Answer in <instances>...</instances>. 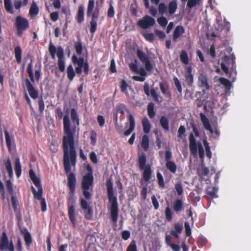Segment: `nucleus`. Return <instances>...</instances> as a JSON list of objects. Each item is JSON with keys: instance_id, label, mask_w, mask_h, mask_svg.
<instances>
[{"instance_id": "nucleus-54", "label": "nucleus", "mask_w": 251, "mask_h": 251, "mask_svg": "<svg viewBox=\"0 0 251 251\" xmlns=\"http://www.w3.org/2000/svg\"><path fill=\"white\" fill-rule=\"evenodd\" d=\"M75 48L77 54L80 55L82 52L83 47L81 43L77 42L75 44Z\"/></svg>"}, {"instance_id": "nucleus-10", "label": "nucleus", "mask_w": 251, "mask_h": 251, "mask_svg": "<svg viewBox=\"0 0 251 251\" xmlns=\"http://www.w3.org/2000/svg\"><path fill=\"white\" fill-rule=\"evenodd\" d=\"M15 25L17 30H25L29 27V22L26 18L19 15L16 18Z\"/></svg>"}, {"instance_id": "nucleus-58", "label": "nucleus", "mask_w": 251, "mask_h": 251, "mask_svg": "<svg viewBox=\"0 0 251 251\" xmlns=\"http://www.w3.org/2000/svg\"><path fill=\"white\" fill-rule=\"evenodd\" d=\"M5 138L7 148L10 149L11 147V141L9 134L7 130L4 131Z\"/></svg>"}, {"instance_id": "nucleus-42", "label": "nucleus", "mask_w": 251, "mask_h": 251, "mask_svg": "<svg viewBox=\"0 0 251 251\" xmlns=\"http://www.w3.org/2000/svg\"><path fill=\"white\" fill-rule=\"evenodd\" d=\"M220 83L223 85L226 89H230L232 86L231 82L227 78L224 77H220L219 78Z\"/></svg>"}, {"instance_id": "nucleus-51", "label": "nucleus", "mask_w": 251, "mask_h": 251, "mask_svg": "<svg viewBox=\"0 0 251 251\" xmlns=\"http://www.w3.org/2000/svg\"><path fill=\"white\" fill-rule=\"evenodd\" d=\"M186 132V128L184 126L181 125L177 131V137L179 139H182L183 136L185 135Z\"/></svg>"}, {"instance_id": "nucleus-38", "label": "nucleus", "mask_w": 251, "mask_h": 251, "mask_svg": "<svg viewBox=\"0 0 251 251\" xmlns=\"http://www.w3.org/2000/svg\"><path fill=\"white\" fill-rule=\"evenodd\" d=\"M15 171L17 176L19 177L22 173V167L18 158L15 160Z\"/></svg>"}, {"instance_id": "nucleus-19", "label": "nucleus", "mask_w": 251, "mask_h": 251, "mask_svg": "<svg viewBox=\"0 0 251 251\" xmlns=\"http://www.w3.org/2000/svg\"><path fill=\"white\" fill-rule=\"evenodd\" d=\"M38 188V191L36 190V189L33 187V186L31 187L32 192L34 195V199L38 200H42V199H44L42 197L43 196V188L41 184L38 185V186H36Z\"/></svg>"}, {"instance_id": "nucleus-27", "label": "nucleus", "mask_w": 251, "mask_h": 251, "mask_svg": "<svg viewBox=\"0 0 251 251\" xmlns=\"http://www.w3.org/2000/svg\"><path fill=\"white\" fill-rule=\"evenodd\" d=\"M72 62L74 64L77 65L78 67H83L85 64L84 59L82 57L78 58L75 55L72 56Z\"/></svg>"}, {"instance_id": "nucleus-35", "label": "nucleus", "mask_w": 251, "mask_h": 251, "mask_svg": "<svg viewBox=\"0 0 251 251\" xmlns=\"http://www.w3.org/2000/svg\"><path fill=\"white\" fill-rule=\"evenodd\" d=\"M71 120L73 122L76 123L77 126L79 124V119L78 117L77 113L75 108H72L71 111Z\"/></svg>"}, {"instance_id": "nucleus-18", "label": "nucleus", "mask_w": 251, "mask_h": 251, "mask_svg": "<svg viewBox=\"0 0 251 251\" xmlns=\"http://www.w3.org/2000/svg\"><path fill=\"white\" fill-rule=\"evenodd\" d=\"M185 33V29L182 25H177L176 27L173 35V40L177 41V39Z\"/></svg>"}, {"instance_id": "nucleus-41", "label": "nucleus", "mask_w": 251, "mask_h": 251, "mask_svg": "<svg viewBox=\"0 0 251 251\" xmlns=\"http://www.w3.org/2000/svg\"><path fill=\"white\" fill-rule=\"evenodd\" d=\"M27 72L28 73V74L29 75V76L31 81L32 83H34L35 80H34V74L32 71V60H31L30 62L28 64V66L27 67Z\"/></svg>"}, {"instance_id": "nucleus-22", "label": "nucleus", "mask_w": 251, "mask_h": 251, "mask_svg": "<svg viewBox=\"0 0 251 251\" xmlns=\"http://www.w3.org/2000/svg\"><path fill=\"white\" fill-rule=\"evenodd\" d=\"M161 126L166 131L169 130V123L168 118L165 116H162L159 120Z\"/></svg>"}, {"instance_id": "nucleus-23", "label": "nucleus", "mask_w": 251, "mask_h": 251, "mask_svg": "<svg viewBox=\"0 0 251 251\" xmlns=\"http://www.w3.org/2000/svg\"><path fill=\"white\" fill-rule=\"evenodd\" d=\"M142 123L144 133L146 134L149 133L151 129V124L148 118L146 117L143 118Z\"/></svg>"}, {"instance_id": "nucleus-14", "label": "nucleus", "mask_w": 251, "mask_h": 251, "mask_svg": "<svg viewBox=\"0 0 251 251\" xmlns=\"http://www.w3.org/2000/svg\"><path fill=\"white\" fill-rule=\"evenodd\" d=\"M144 91L145 94L147 96H149L151 95L154 101L156 102H159V96L157 94L155 90L154 89H151V91H150L149 84L147 82H145L144 84Z\"/></svg>"}, {"instance_id": "nucleus-16", "label": "nucleus", "mask_w": 251, "mask_h": 251, "mask_svg": "<svg viewBox=\"0 0 251 251\" xmlns=\"http://www.w3.org/2000/svg\"><path fill=\"white\" fill-rule=\"evenodd\" d=\"M184 76L187 85L189 86H192L194 82V75L192 74V68L191 66L187 68Z\"/></svg>"}, {"instance_id": "nucleus-39", "label": "nucleus", "mask_w": 251, "mask_h": 251, "mask_svg": "<svg viewBox=\"0 0 251 251\" xmlns=\"http://www.w3.org/2000/svg\"><path fill=\"white\" fill-rule=\"evenodd\" d=\"M5 166L7 169L8 176L11 177L13 176V169L11 165V162L9 158H8L7 160L5 162Z\"/></svg>"}, {"instance_id": "nucleus-8", "label": "nucleus", "mask_w": 251, "mask_h": 251, "mask_svg": "<svg viewBox=\"0 0 251 251\" xmlns=\"http://www.w3.org/2000/svg\"><path fill=\"white\" fill-rule=\"evenodd\" d=\"M137 55L140 60L145 65L146 69L148 71L152 70L153 66L151 65L149 56L140 50L137 51Z\"/></svg>"}, {"instance_id": "nucleus-64", "label": "nucleus", "mask_w": 251, "mask_h": 251, "mask_svg": "<svg viewBox=\"0 0 251 251\" xmlns=\"http://www.w3.org/2000/svg\"><path fill=\"white\" fill-rule=\"evenodd\" d=\"M38 105L39 112L40 113H43L45 109V104L44 101L42 97L38 100Z\"/></svg>"}, {"instance_id": "nucleus-26", "label": "nucleus", "mask_w": 251, "mask_h": 251, "mask_svg": "<svg viewBox=\"0 0 251 251\" xmlns=\"http://www.w3.org/2000/svg\"><path fill=\"white\" fill-rule=\"evenodd\" d=\"M183 208V201L180 199L175 200L173 204V210L176 213L180 211Z\"/></svg>"}, {"instance_id": "nucleus-49", "label": "nucleus", "mask_w": 251, "mask_h": 251, "mask_svg": "<svg viewBox=\"0 0 251 251\" xmlns=\"http://www.w3.org/2000/svg\"><path fill=\"white\" fill-rule=\"evenodd\" d=\"M95 6L94 0H89L87 7V14L88 16H90V14L93 11Z\"/></svg>"}, {"instance_id": "nucleus-20", "label": "nucleus", "mask_w": 251, "mask_h": 251, "mask_svg": "<svg viewBox=\"0 0 251 251\" xmlns=\"http://www.w3.org/2000/svg\"><path fill=\"white\" fill-rule=\"evenodd\" d=\"M128 120L129 122V127L127 130L124 132V135L125 136H128L134 130L135 126V120L133 116L131 114L129 115Z\"/></svg>"}, {"instance_id": "nucleus-44", "label": "nucleus", "mask_w": 251, "mask_h": 251, "mask_svg": "<svg viewBox=\"0 0 251 251\" xmlns=\"http://www.w3.org/2000/svg\"><path fill=\"white\" fill-rule=\"evenodd\" d=\"M165 215L166 220L168 222H171L173 219V212L170 208V207L168 206L165 210Z\"/></svg>"}, {"instance_id": "nucleus-63", "label": "nucleus", "mask_w": 251, "mask_h": 251, "mask_svg": "<svg viewBox=\"0 0 251 251\" xmlns=\"http://www.w3.org/2000/svg\"><path fill=\"white\" fill-rule=\"evenodd\" d=\"M128 86V84L126 83V81L124 79L122 80L120 86L121 91L124 93H126Z\"/></svg>"}, {"instance_id": "nucleus-55", "label": "nucleus", "mask_w": 251, "mask_h": 251, "mask_svg": "<svg viewBox=\"0 0 251 251\" xmlns=\"http://www.w3.org/2000/svg\"><path fill=\"white\" fill-rule=\"evenodd\" d=\"M157 21L158 23L162 27H165L168 24V20L165 17L162 16L157 19Z\"/></svg>"}, {"instance_id": "nucleus-43", "label": "nucleus", "mask_w": 251, "mask_h": 251, "mask_svg": "<svg viewBox=\"0 0 251 251\" xmlns=\"http://www.w3.org/2000/svg\"><path fill=\"white\" fill-rule=\"evenodd\" d=\"M4 5L6 11L10 14H13L14 11L12 8L10 0H4Z\"/></svg>"}, {"instance_id": "nucleus-29", "label": "nucleus", "mask_w": 251, "mask_h": 251, "mask_svg": "<svg viewBox=\"0 0 251 251\" xmlns=\"http://www.w3.org/2000/svg\"><path fill=\"white\" fill-rule=\"evenodd\" d=\"M148 115L151 119L154 117L155 112L154 111V104L151 102H150L147 107Z\"/></svg>"}, {"instance_id": "nucleus-24", "label": "nucleus", "mask_w": 251, "mask_h": 251, "mask_svg": "<svg viewBox=\"0 0 251 251\" xmlns=\"http://www.w3.org/2000/svg\"><path fill=\"white\" fill-rule=\"evenodd\" d=\"M175 230H172L171 234L176 238H178V233H180L182 230V225L179 223H176L174 226Z\"/></svg>"}, {"instance_id": "nucleus-37", "label": "nucleus", "mask_w": 251, "mask_h": 251, "mask_svg": "<svg viewBox=\"0 0 251 251\" xmlns=\"http://www.w3.org/2000/svg\"><path fill=\"white\" fill-rule=\"evenodd\" d=\"M180 59L181 61L185 65L189 63V58L188 54L186 50H182L180 54Z\"/></svg>"}, {"instance_id": "nucleus-50", "label": "nucleus", "mask_w": 251, "mask_h": 251, "mask_svg": "<svg viewBox=\"0 0 251 251\" xmlns=\"http://www.w3.org/2000/svg\"><path fill=\"white\" fill-rule=\"evenodd\" d=\"M126 109V106L123 103H121L117 105L116 107V113L118 114H124L125 113V110Z\"/></svg>"}, {"instance_id": "nucleus-7", "label": "nucleus", "mask_w": 251, "mask_h": 251, "mask_svg": "<svg viewBox=\"0 0 251 251\" xmlns=\"http://www.w3.org/2000/svg\"><path fill=\"white\" fill-rule=\"evenodd\" d=\"M75 201L73 196L69 197L67 200L68 209V216L72 224L75 226V206L74 204L75 203Z\"/></svg>"}, {"instance_id": "nucleus-12", "label": "nucleus", "mask_w": 251, "mask_h": 251, "mask_svg": "<svg viewBox=\"0 0 251 251\" xmlns=\"http://www.w3.org/2000/svg\"><path fill=\"white\" fill-rule=\"evenodd\" d=\"M100 12L99 10L96 9L94 12H92L90 14L91 17V20L90 21V32L94 33L96 32L97 27V19L99 17Z\"/></svg>"}, {"instance_id": "nucleus-17", "label": "nucleus", "mask_w": 251, "mask_h": 251, "mask_svg": "<svg viewBox=\"0 0 251 251\" xmlns=\"http://www.w3.org/2000/svg\"><path fill=\"white\" fill-rule=\"evenodd\" d=\"M200 116L204 128L206 130L210 131V133H213V129L211 127L210 122L206 115L203 113H201L200 114Z\"/></svg>"}, {"instance_id": "nucleus-46", "label": "nucleus", "mask_w": 251, "mask_h": 251, "mask_svg": "<svg viewBox=\"0 0 251 251\" xmlns=\"http://www.w3.org/2000/svg\"><path fill=\"white\" fill-rule=\"evenodd\" d=\"M158 10L159 14L161 15H164L167 11V6L164 3H160L158 4Z\"/></svg>"}, {"instance_id": "nucleus-31", "label": "nucleus", "mask_w": 251, "mask_h": 251, "mask_svg": "<svg viewBox=\"0 0 251 251\" xmlns=\"http://www.w3.org/2000/svg\"><path fill=\"white\" fill-rule=\"evenodd\" d=\"M29 174L30 179L35 186L41 184L40 179L36 176V174L32 169L30 170Z\"/></svg>"}, {"instance_id": "nucleus-47", "label": "nucleus", "mask_w": 251, "mask_h": 251, "mask_svg": "<svg viewBox=\"0 0 251 251\" xmlns=\"http://www.w3.org/2000/svg\"><path fill=\"white\" fill-rule=\"evenodd\" d=\"M203 142L205 148L206 155L208 158L210 159L212 157V153L209 144L206 140H204Z\"/></svg>"}, {"instance_id": "nucleus-21", "label": "nucleus", "mask_w": 251, "mask_h": 251, "mask_svg": "<svg viewBox=\"0 0 251 251\" xmlns=\"http://www.w3.org/2000/svg\"><path fill=\"white\" fill-rule=\"evenodd\" d=\"M39 11V9L36 3L33 1L29 10V14L30 17L31 18H33L36 16L38 15Z\"/></svg>"}, {"instance_id": "nucleus-62", "label": "nucleus", "mask_w": 251, "mask_h": 251, "mask_svg": "<svg viewBox=\"0 0 251 251\" xmlns=\"http://www.w3.org/2000/svg\"><path fill=\"white\" fill-rule=\"evenodd\" d=\"M143 36L146 40L150 42H153L154 41V35L152 33H144Z\"/></svg>"}, {"instance_id": "nucleus-15", "label": "nucleus", "mask_w": 251, "mask_h": 251, "mask_svg": "<svg viewBox=\"0 0 251 251\" xmlns=\"http://www.w3.org/2000/svg\"><path fill=\"white\" fill-rule=\"evenodd\" d=\"M11 246H14L12 242L11 241L9 243L6 233L4 232H3L2 234L1 241L0 242V250H3L5 249L10 251V249Z\"/></svg>"}, {"instance_id": "nucleus-4", "label": "nucleus", "mask_w": 251, "mask_h": 251, "mask_svg": "<svg viewBox=\"0 0 251 251\" xmlns=\"http://www.w3.org/2000/svg\"><path fill=\"white\" fill-rule=\"evenodd\" d=\"M147 156L145 153H142L138 157V165L140 170H143L142 177L145 182H148L151 178L152 171L149 164H146Z\"/></svg>"}, {"instance_id": "nucleus-3", "label": "nucleus", "mask_w": 251, "mask_h": 251, "mask_svg": "<svg viewBox=\"0 0 251 251\" xmlns=\"http://www.w3.org/2000/svg\"><path fill=\"white\" fill-rule=\"evenodd\" d=\"M94 177L91 173H88L83 176L82 181L81 187L83 194L85 199H91L93 191Z\"/></svg>"}, {"instance_id": "nucleus-13", "label": "nucleus", "mask_w": 251, "mask_h": 251, "mask_svg": "<svg viewBox=\"0 0 251 251\" xmlns=\"http://www.w3.org/2000/svg\"><path fill=\"white\" fill-rule=\"evenodd\" d=\"M198 83L199 86L201 87L204 88L205 90H209L210 89V86L208 82V77L206 74L200 73L198 76Z\"/></svg>"}, {"instance_id": "nucleus-11", "label": "nucleus", "mask_w": 251, "mask_h": 251, "mask_svg": "<svg viewBox=\"0 0 251 251\" xmlns=\"http://www.w3.org/2000/svg\"><path fill=\"white\" fill-rule=\"evenodd\" d=\"M25 82L29 95L31 98L34 100L38 98L39 96V92L38 90L34 88V86L31 83L30 80L27 78H26L25 80Z\"/></svg>"}, {"instance_id": "nucleus-30", "label": "nucleus", "mask_w": 251, "mask_h": 251, "mask_svg": "<svg viewBox=\"0 0 251 251\" xmlns=\"http://www.w3.org/2000/svg\"><path fill=\"white\" fill-rule=\"evenodd\" d=\"M67 74L68 79L72 81L75 75V72L72 65H69L67 69Z\"/></svg>"}, {"instance_id": "nucleus-48", "label": "nucleus", "mask_w": 251, "mask_h": 251, "mask_svg": "<svg viewBox=\"0 0 251 251\" xmlns=\"http://www.w3.org/2000/svg\"><path fill=\"white\" fill-rule=\"evenodd\" d=\"M156 176L159 187L161 188H163L165 187V184L162 175L160 173L157 172Z\"/></svg>"}, {"instance_id": "nucleus-53", "label": "nucleus", "mask_w": 251, "mask_h": 251, "mask_svg": "<svg viewBox=\"0 0 251 251\" xmlns=\"http://www.w3.org/2000/svg\"><path fill=\"white\" fill-rule=\"evenodd\" d=\"M175 187L178 195H181L183 192V187L181 183L180 182L176 183L175 184Z\"/></svg>"}, {"instance_id": "nucleus-45", "label": "nucleus", "mask_w": 251, "mask_h": 251, "mask_svg": "<svg viewBox=\"0 0 251 251\" xmlns=\"http://www.w3.org/2000/svg\"><path fill=\"white\" fill-rule=\"evenodd\" d=\"M211 190H208L207 194L210 196L211 199L216 198L218 197L217 192L218 191V188L216 187H212L209 188Z\"/></svg>"}, {"instance_id": "nucleus-32", "label": "nucleus", "mask_w": 251, "mask_h": 251, "mask_svg": "<svg viewBox=\"0 0 251 251\" xmlns=\"http://www.w3.org/2000/svg\"><path fill=\"white\" fill-rule=\"evenodd\" d=\"M166 168L172 173L175 174L177 170V166L174 161H168L166 163Z\"/></svg>"}, {"instance_id": "nucleus-60", "label": "nucleus", "mask_w": 251, "mask_h": 251, "mask_svg": "<svg viewBox=\"0 0 251 251\" xmlns=\"http://www.w3.org/2000/svg\"><path fill=\"white\" fill-rule=\"evenodd\" d=\"M56 54L58 60H63L64 50L61 47H58L57 48Z\"/></svg>"}, {"instance_id": "nucleus-2", "label": "nucleus", "mask_w": 251, "mask_h": 251, "mask_svg": "<svg viewBox=\"0 0 251 251\" xmlns=\"http://www.w3.org/2000/svg\"><path fill=\"white\" fill-rule=\"evenodd\" d=\"M108 199L111 203L110 207V218L112 222L116 225L118 218L119 208L117 196L114 195L113 183L111 179H108L106 182Z\"/></svg>"}, {"instance_id": "nucleus-25", "label": "nucleus", "mask_w": 251, "mask_h": 251, "mask_svg": "<svg viewBox=\"0 0 251 251\" xmlns=\"http://www.w3.org/2000/svg\"><path fill=\"white\" fill-rule=\"evenodd\" d=\"M84 9L83 5H80L78 7V12L77 14L76 20L79 24L82 23L84 21Z\"/></svg>"}, {"instance_id": "nucleus-9", "label": "nucleus", "mask_w": 251, "mask_h": 251, "mask_svg": "<svg viewBox=\"0 0 251 251\" xmlns=\"http://www.w3.org/2000/svg\"><path fill=\"white\" fill-rule=\"evenodd\" d=\"M155 23V20L149 15L145 16L138 22V25L143 29H147L152 26Z\"/></svg>"}, {"instance_id": "nucleus-40", "label": "nucleus", "mask_w": 251, "mask_h": 251, "mask_svg": "<svg viewBox=\"0 0 251 251\" xmlns=\"http://www.w3.org/2000/svg\"><path fill=\"white\" fill-rule=\"evenodd\" d=\"M177 9V3L176 1H171L168 5V12L170 14H174Z\"/></svg>"}, {"instance_id": "nucleus-6", "label": "nucleus", "mask_w": 251, "mask_h": 251, "mask_svg": "<svg viewBox=\"0 0 251 251\" xmlns=\"http://www.w3.org/2000/svg\"><path fill=\"white\" fill-rule=\"evenodd\" d=\"M80 205L83 211L84 218L87 220H91L93 215L92 207L88 204L86 200L84 198L80 199Z\"/></svg>"}, {"instance_id": "nucleus-56", "label": "nucleus", "mask_w": 251, "mask_h": 251, "mask_svg": "<svg viewBox=\"0 0 251 251\" xmlns=\"http://www.w3.org/2000/svg\"><path fill=\"white\" fill-rule=\"evenodd\" d=\"M201 0H188L187 6L189 8H192L194 6L199 4Z\"/></svg>"}, {"instance_id": "nucleus-57", "label": "nucleus", "mask_w": 251, "mask_h": 251, "mask_svg": "<svg viewBox=\"0 0 251 251\" xmlns=\"http://www.w3.org/2000/svg\"><path fill=\"white\" fill-rule=\"evenodd\" d=\"M49 50L51 58L52 59H54L55 53L57 51L55 47L53 45L50 44L49 46Z\"/></svg>"}, {"instance_id": "nucleus-52", "label": "nucleus", "mask_w": 251, "mask_h": 251, "mask_svg": "<svg viewBox=\"0 0 251 251\" xmlns=\"http://www.w3.org/2000/svg\"><path fill=\"white\" fill-rule=\"evenodd\" d=\"M126 251H137V245L135 240L131 241Z\"/></svg>"}, {"instance_id": "nucleus-5", "label": "nucleus", "mask_w": 251, "mask_h": 251, "mask_svg": "<svg viewBox=\"0 0 251 251\" xmlns=\"http://www.w3.org/2000/svg\"><path fill=\"white\" fill-rule=\"evenodd\" d=\"M189 148L191 155L194 157H196L198 155V149L199 151V155L201 160H203L204 157V151L203 148L200 142L198 144L193 133H190L189 137Z\"/></svg>"}, {"instance_id": "nucleus-59", "label": "nucleus", "mask_w": 251, "mask_h": 251, "mask_svg": "<svg viewBox=\"0 0 251 251\" xmlns=\"http://www.w3.org/2000/svg\"><path fill=\"white\" fill-rule=\"evenodd\" d=\"M175 86L180 93H182V87L180 82L177 77H175L173 79Z\"/></svg>"}, {"instance_id": "nucleus-28", "label": "nucleus", "mask_w": 251, "mask_h": 251, "mask_svg": "<svg viewBox=\"0 0 251 251\" xmlns=\"http://www.w3.org/2000/svg\"><path fill=\"white\" fill-rule=\"evenodd\" d=\"M23 233L24 234V240L25 245L27 247H29L32 242L31 235L26 229L24 231Z\"/></svg>"}, {"instance_id": "nucleus-61", "label": "nucleus", "mask_w": 251, "mask_h": 251, "mask_svg": "<svg viewBox=\"0 0 251 251\" xmlns=\"http://www.w3.org/2000/svg\"><path fill=\"white\" fill-rule=\"evenodd\" d=\"M58 66L59 71L61 72H64L65 70V64L64 60H58Z\"/></svg>"}, {"instance_id": "nucleus-33", "label": "nucleus", "mask_w": 251, "mask_h": 251, "mask_svg": "<svg viewBox=\"0 0 251 251\" xmlns=\"http://www.w3.org/2000/svg\"><path fill=\"white\" fill-rule=\"evenodd\" d=\"M141 146L144 151H147L149 148V138L147 135H144L142 137L141 141Z\"/></svg>"}, {"instance_id": "nucleus-34", "label": "nucleus", "mask_w": 251, "mask_h": 251, "mask_svg": "<svg viewBox=\"0 0 251 251\" xmlns=\"http://www.w3.org/2000/svg\"><path fill=\"white\" fill-rule=\"evenodd\" d=\"M15 56L17 62L20 64L22 60V49L20 46H17L15 48Z\"/></svg>"}, {"instance_id": "nucleus-36", "label": "nucleus", "mask_w": 251, "mask_h": 251, "mask_svg": "<svg viewBox=\"0 0 251 251\" xmlns=\"http://www.w3.org/2000/svg\"><path fill=\"white\" fill-rule=\"evenodd\" d=\"M28 2V0H23V2L19 0H15L14 1V6L16 9L19 10L22 6H26Z\"/></svg>"}, {"instance_id": "nucleus-1", "label": "nucleus", "mask_w": 251, "mask_h": 251, "mask_svg": "<svg viewBox=\"0 0 251 251\" xmlns=\"http://www.w3.org/2000/svg\"><path fill=\"white\" fill-rule=\"evenodd\" d=\"M63 128L64 135L62 139L63 151V165L68 176V186L70 193L73 195L75 190L76 179L74 173L70 172L71 166H75L76 163V151L75 148V137L76 126L71 125L69 115L63 117Z\"/></svg>"}]
</instances>
